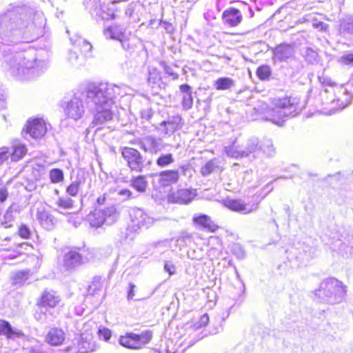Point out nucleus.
Here are the masks:
<instances>
[{
    "label": "nucleus",
    "instance_id": "nucleus-21",
    "mask_svg": "<svg viewBox=\"0 0 353 353\" xmlns=\"http://www.w3.org/2000/svg\"><path fill=\"white\" fill-rule=\"evenodd\" d=\"M222 19L224 24L230 27H236L242 21L243 16L238 9L230 8L223 11Z\"/></svg>",
    "mask_w": 353,
    "mask_h": 353
},
{
    "label": "nucleus",
    "instance_id": "nucleus-56",
    "mask_svg": "<svg viewBox=\"0 0 353 353\" xmlns=\"http://www.w3.org/2000/svg\"><path fill=\"white\" fill-rule=\"evenodd\" d=\"M159 79V75L155 68L149 70L148 81L155 83L157 79Z\"/></svg>",
    "mask_w": 353,
    "mask_h": 353
},
{
    "label": "nucleus",
    "instance_id": "nucleus-17",
    "mask_svg": "<svg viewBox=\"0 0 353 353\" xmlns=\"http://www.w3.org/2000/svg\"><path fill=\"white\" fill-rule=\"evenodd\" d=\"M106 39H111L119 41L124 48V43L128 40V36L126 32V28L119 24H113L103 31Z\"/></svg>",
    "mask_w": 353,
    "mask_h": 353
},
{
    "label": "nucleus",
    "instance_id": "nucleus-64",
    "mask_svg": "<svg viewBox=\"0 0 353 353\" xmlns=\"http://www.w3.org/2000/svg\"><path fill=\"white\" fill-rule=\"evenodd\" d=\"M191 236L188 233H183L176 240L178 243L180 241L185 242V241H191Z\"/></svg>",
    "mask_w": 353,
    "mask_h": 353
},
{
    "label": "nucleus",
    "instance_id": "nucleus-38",
    "mask_svg": "<svg viewBox=\"0 0 353 353\" xmlns=\"http://www.w3.org/2000/svg\"><path fill=\"white\" fill-rule=\"evenodd\" d=\"M103 288V281L101 277L95 276L88 286V293L89 295L94 296Z\"/></svg>",
    "mask_w": 353,
    "mask_h": 353
},
{
    "label": "nucleus",
    "instance_id": "nucleus-19",
    "mask_svg": "<svg viewBox=\"0 0 353 353\" xmlns=\"http://www.w3.org/2000/svg\"><path fill=\"white\" fill-rule=\"evenodd\" d=\"M47 126L43 119H35L28 122L27 125L28 133L34 139H40L47 132Z\"/></svg>",
    "mask_w": 353,
    "mask_h": 353
},
{
    "label": "nucleus",
    "instance_id": "nucleus-13",
    "mask_svg": "<svg viewBox=\"0 0 353 353\" xmlns=\"http://www.w3.org/2000/svg\"><path fill=\"white\" fill-rule=\"evenodd\" d=\"M333 92L334 98L330 101L332 108L329 111L330 114L334 113L336 110H342L345 108L352 98V95L347 89L342 85L335 86Z\"/></svg>",
    "mask_w": 353,
    "mask_h": 353
},
{
    "label": "nucleus",
    "instance_id": "nucleus-50",
    "mask_svg": "<svg viewBox=\"0 0 353 353\" xmlns=\"http://www.w3.org/2000/svg\"><path fill=\"white\" fill-rule=\"evenodd\" d=\"M185 348L186 347L174 350L173 342L170 341L167 344L166 347L161 348L159 352L160 353H183Z\"/></svg>",
    "mask_w": 353,
    "mask_h": 353
},
{
    "label": "nucleus",
    "instance_id": "nucleus-30",
    "mask_svg": "<svg viewBox=\"0 0 353 353\" xmlns=\"http://www.w3.org/2000/svg\"><path fill=\"white\" fill-rule=\"evenodd\" d=\"M179 89L182 94L181 105L183 109L188 110L192 108L193 105L192 88L188 84H182Z\"/></svg>",
    "mask_w": 353,
    "mask_h": 353
},
{
    "label": "nucleus",
    "instance_id": "nucleus-39",
    "mask_svg": "<svg viewBox=\"0 0 353 353\" xmlns=\"http://www.w3.org/2000/svg\"><path fill=\"white\" fill-rule=\"evenodd\" d=\"M76 50H81L84 54L90 52L92 50V45L86 40L79 37L72 43Z\"/></svg>",
    "mask_w": 353,
    "mask_h": 353
},
{
    "label": "nucleus",
    "instance_id": "nucleus-11",
    "mask_svg": "<svg viewBox=\"0 0 353 353\" xmlns=\"http://www.w3.org/2000/svg\"><path fill=\"white\" fill-rule=\"evenodd\" d=\"M121 155L128 167L132 172H142L145 167V160L141 152L133 148L124 147Z\"/></svg>",
    "mask_w": 353,
    "mask_h": 353
},
{
    "label": "nucleus",
    "instance_id": "nucleus-48",
    "mask_svg": "<svg viewBox=\"0 0 353 353\" xmlns=\"http://www.w3.org/2000/svg\"><path fill=\"white\" fill-rule=\"evenodd\" d=\"M56 203L57 206L64 210L71 209L73 207V201L69 197H60Z\"/></svg>",
    "mask_w": 353,
    "mask_h": 353
},
{
    "label": "nucleus",
    "instance_id": "nucleus-7",
    "mask_svg": "<svg viewBox=\"0 0 353 353\" xmlns=\"http://www.w3.org/2000/svg\"><path fill=\"white\" fill-rule=\"evenodd\" d=\"M152 339V332L145 330L140 334L133 332L126 333L119 338V343L123 347L132 350L143 348Z\"/></svg>",
    "mask_w": 353,
    "mask_h": 353
},
{
    "label": "nucleus",
    "instance_id": "nucleus-33",
    "mask_svg": "<svg viewBox=\"0 0 353 353\" xmlns=\"http://www.w3.org/2000/svg\"><path fill=\"white\" fill-rule=\"evenodd\" d=\"M130 186L139 192H144L148 187V181L144 175L132 177L130 181Z\"/></svg>",
    "mask_w": 353,
    "mask_h": 353
},
{
    "label": "nucleus",
    "instance_id": "nucleus-20",
    "mask_svg": "<svg viewBox=\"0 0 353 353\" xmlns=\"http://www.w3.org/2000/svg\"><path fill=\"white\" fill-rule=\"evenodd\" d=\"M160 126L163 128V133L164 136H170L175 131L182 128V118L179 115L170 117L167 121L161 122Z\"/></svg>",
    "mask_w": 353,
    "mask_h": 353
},
{
    "label": "nucleus",
    "instance_id": "nucleus-15",
    "mask_svg": "<svg viewBox=\"0 0 353 353\" xmlns=\"http://www.w3.org/2000/svg\"><path fill=\"white\" fill-rule=\"evenodd\" d=\"M223 205L230 210L243 214L255 212L259 208L258 203H245L240 199H232L223 200Z\"/></svg>",
    "mask_w": 353,
    "mask_h": 353
},
{
    "label": "nucleus",
    "instance_id": "nucleus-63",
    "mask_svg": "<svg viewBox=\"0 0 353 353\" xmlns=\"http://www.w3.org/2000/svg\"><path fill=\"white\" fill-rule=\"evenodd\" d=\"M320 81L323 83V84H325V85H328L331 87H333V89L335 88V86H337L334 82H332V81L329 79V78H326V77H322V78H320Z\"/></svg>",
    "mask_w": 353,
    "mask_h": 353
},
{
    "label": "nucleus",
    "instance_id": "nucleus-60",
    "mask_svg": "<svg viewBox=\"0 0 353 353\" xmlns=\"http://www.w3.org/2000/svg\"><path fill=\"white\" fill-rule=\"evenodd\" d=\"M8 196V192L6 188H0V202L3 203L6 201Z\"/></svg>",
    "mask_w": 353,
    "mask_h": 353
},
{
    "label": "nucleus",
    "instance_id": "nucleus-35",
    "mask_svg": "<svg viewBox=\"0 0 353 353\" xmlns=\"http://www.w3.org/2000/svg\"><path fill=\"white\" fill-rule=\"evenodd\" d=\"M174 162V157L171 153L161 154L156 159V165L161 168H166Z\"/></svg>",
    "mask_w": 353,
    "mask_h": 353
},
{
    "label": "nucleus",
    "instance_id": "nucleus-6",
    "mask_svg": "<svg viewBox=\"0 0 353 353\" xmlns=\"http://www.w3.org/2000/svg\"><path fill=\"white\" fill-rule=\"evenodd\" d=\"M83 99H85L88 107L94 111V114H95L94 107L88 103L85 88L83 92L79 94L75 93L69 101L65 102L63 110L68 118L74 121H78L82 118L85 112Z\"/></svg>",
    "mask_w": 353,
    "mask_h": 353
},
{
    "label": "nucleus",
    "instance_id": "nucleus-9",
    "mask_svg": "<svg viewBox=\"0 0 353 353\" xmlns=\"http://www.w3.org/2000/svg\"><path fill=\"white\" fill-rule=\"evenodd\" d=\"M84 5L90 14L97 19L109 20L117 17L113 3L110 6L101 4V0H84Z\"/></svg>",
    "mask_w": 353,
    "mask_h": 353
},
{
    "label": "nucleus",
    "instance_id": "nucleus-4",
    "mask_svg": "<svg viewBox=\"0 0 353 353\" xmlns=\"http://www.w3.org/2000/svg\"><path fill=\"white\" fill-rule=\"evenodd\" d=\"M298 110V105L294 98L285 97L276 99L273 106L265 114V120L282 125L288 117H294Z\"/></svg>",
    "mask_w": 353,
    "mask_h": 353
},
{
    "label": "nucleus",
    "instance_id": "nucleus-25",
    "mask_svg": "<svg viewBox=\"0 0 353 353\" xmlns=\"http://www.w3.org/2000/svg\"><path fill=\"white\" fill-rule=\"evenodd\" d=\"M36 216L43 228L50 230L54 228L56 219L48 211L43 208H38Z\"/></svg>",
    "mask_w": 353,
    "mask_h": 353
},
{
    "label": "nucleus",
    "instance_id": "nucleus-10",
    "mask_svg": "<svg viewBox=\"0 0 353 353\" xmlns=\"http://www.w3.org/2000/svg\"><path fill=\"white\" fill-rule=\"evenodd\" d=\"M97 348L93 337L89 334H82L72 341V344L66 347L65 353H90Z\"/></svg>",
    "mask_w": 353,
    "mask_h": 353
},
{
    "label": "nucleus",
    "instance_id": "nucleus-31",
    "mask_svg": "<svg viewBox=\"0 0 353 353\" xmlns=\"http://www.w3.org/2000/svg\"><path fill=\"white\" fill-rule=\"evenodd\" d=\"M17 211L15 205L12 204L8 207L3 216H1V228L8 229L13 227L15 220L14 213L17 212Z\"/></svg>",
    "mask_w": 353,
    "mask_h": 353
},
{
    "label": "nucleus",
    "instance_id": "nucleus-47",
    "mask_svg": "<svg viewBox=\"0 0 353 353\" xmlns=\"http://www.w3.org/2000/svg\"><path fill=\"white\" fill-rule=\"evenodd\" d=\"M337 62L342 65H353V53L346 52L337 59Z\"/></svg>",
    "mask_w": 353,
    "mask_h": 353
},
{
    "label": "nucleus",
    "instance_id": "nucleus-16",
    "mask_svg": "<svg viewBox=\"0 0 353 353\" xmlns=\"http://www.w3.org/2000/svg\"><path fill=\"white\" fill-rule=\"evenodd\" d=\"M131 221L138 228H148L154 222V219L140 208L132 209L130 212Z\"/></svg>",
    "mask_w": 353,
    "mask_h": 353
},
{
    "label": "nucleus",
    "instance_id": "nucleus-18",
    "mask_svg": "<svg viewBox=\"0 0 353 353\" xmlns=\"http://www.w3.org/2000/svg\"><path fill=\"white\" fill-rule=\"evenodd\" d=\"M87 260L83 257L79 252V249H72L64 254L63 263L67 270H72L81 264L85 263Z\"/></svg>",
    "mask_w": 353,
    "mask_h": 353
},
{
    "label": "nucleus",
    "instance_id": "nucleus-52",
    "mask_svg": "<svg viewBox=\"0 0 353 353\" xmlns=\"http://www.w3.org/2000/svg\"><path fill=\"white\" fill-rule=\"evenodd\" d=\"M17 232L20 237L25 239H30L32 235L30 229L25 224H21L19 226Z\"/></svg>",
    "mask_w": 353,
    "mask_h": 353
},
{
    "label": "nucleus",
    "instance_id": "nucleus-1",
    "mask_svg": "<svg viewBox=\"0 0 353 353\" xmlns=\"http://www.w3.org/2000/svg\"><path fill=\"white\" fill-rule=\"evenodd\" d=\"M46 18L43 12L28 6H17L0 14V48L3 67L15 78L23 81L32 79L48 68L49 52L30 48L14 52L6 46L30 43L43 34Z\"/></svg>",
    "mask_w": 353,
    "mask_h": 353
},
{
    "label": "nucleus",
    "instance_id": "nucleus-41",
    "mask_svg": "<svg viewBox=\"0 0 353 353\" xmlns=\"http://www.w3.org/2000/svg\"><path fill=\"white\" fill-rule=\"evenodd\" d=\"M256 74L260 80L268 81L272 74V70L269 65H262L257 68Z\"/></svg>",
    "mask_w": 353,
    "mask_h": 353
},
{
    "label": "nucleus",
    "instance_id": "nucleus-55",
    "mask_svg": "<svg viewBox=\"0 0 353 353\" xmlns=\"http://www.w3.org/2000/svg\"><path fill=\"white\" fill-rule=\"evenodd\" d=\"M34 318L41 323L47 322V311L44 312L43 309L41 308L40 311H37L34 314Z\"/></svg>",
    "mask_w": 353,
    "mask_h": 353
},
{
    "label": "nucleus",
    "instance_id": "nucleus-45",
    "mask_svg": "<svg viewBox=\"0 0 353 353\" xmlns=\"http://www.w3.org/2000/svg\"><path fill=\"white\" fill-rule=\"evenodd\" d=\"M51 182L57 183L63 180V172L61 169L54 168L50 171L49 173Z\"/></svg>",
    "mask_w": 353,
    "mask_h": 353
},
{
    "label": "nucleus",
    "instance_id": "nucleus-29",
    "mask_svg": "<svg viewBox=\"0 0 353 353\" xmlns=\"http://www.w3.org/2000/svg\"><path fill=\"white\" fill-rule=\"evenodd\" d=\"M65 334L63 330L57 327L51 328L46 337V341L51 345L57 346L63 343Z\"/></svg>",
    "mask_w": 353,
    "mask_h": 353
},
{
    "label": "nucleus",
    "instance_id": "nucleus-24",
    "mask_svg": "<svg viewBox=\"0 0 353 353\" xmlns=\"http://www.w3.org/2000/svg\"><path fill=\"white\" fill-rule=\"evenodd\" d=\"M196 193L192 190L180 189L172 193L170 198L175 203L187 204L192 201Z\"/></svg>",
    "mask_w": 353,
    "mask_h": 353
},
{
    "label": "nucleus",
    "instance_id": "nucleus-5",
    "mask_svg": "<svg viewBox=\"0 0 353 353\" xmlns=\"http://www.w3.org/2000/svg\"><path fill=\"white\" fill-rule=\"evenodd\" d=\"M261 145L256 137L248 139L241 145L234 142L231 145L225 148L226 154L232 158H249L252 160L259 157L261 153Z\"/></svg>",
    "mask_w": 353,
    "mask_h": 353
},
{
    "label": "nucleus",
    "instance_id": "nucleus-43",
    "mask_svg": "<svg viewBox=\"0 0 353 353\" xmlns=\"http://www.w3.org/2000/svg\"><path fill=\"white\" fill-rule=\"evenodd\" d=\"M261 145L262 148L261 152L265 154L267 157H272L274 154L275 150L274 148L272 140H265L264 142L261 144Z\"/></svg>",
    "mask_w": 353,
    "mask_h": 353
},
{
    "label": "nucleus",
    "instance_id": "nucleus-53",
    "mask_svg": "<svg viewBox=\"0 0 353 353\" xmlns=\"http://www.w3.org/2000/svg\"><path fill=\"white\" fill-rule=\"evenodd\" d=\"M98 335L100 339H103L105 341H108L112 336V332L109 329L103 327L99 329Z\"/></svg>",
    "mask_w": 353,
    "mask_h": 353
},
{
    "label": "nucleus",
    "instance_id": "nucleus-58",
    "mask_svg": "<svg viewBox=\"0 0 353 353\" xmlns=\"http://www.w3.org/2000/svg\"><path fill=\"white\" fill-rule=\"evenodd\" d=\"M28 247H32V245L28 243L23 242L21 243H19L16 245L17 252L18 254H21L23 253V250L24 249L25 250H27Z\"/></svg>",
    "mask_w": 353,
    "mask_h": 353
},
{
    "label": "nucleus",
    "instance_id": "nucleus-59",
    "mask_svg": "<svg viewBox=\"0 0 353 353\" xmlns=\"http://www.w3.org/2000/svg\"><path fill=\"white\" fill-rule=\"evenodd\" d=\"M135 288H136V285L134 283H129V289L128 291V296H127L128 300L130 301L134 299V296L135 295V292H134Z\"/></svg>",
    "mask_w": 353,
    "mask_h": 353
},
{
    "label": "nucleus",
    "instance_id": "nucleus-57",
    "mask_svg": "<svg viewBox=\"0 0 353 353\" xmlns=\"http://www.w3.org/2000/svg\"><path fill=\"white\" fill-rule=\"evenodd\" d=\"M118 194L123 196L124 199H130L132 198V192L128 189H121L119 190Z\"/></svg>",
    "mask_w": 353,
    "mask_h": 353
},
{
    "label": "nucleus",
    "instance_id": "nucleus-36",
    "mask_svg": "<svg viewBox=\"0 0 353 353\" xmlns=\"http://www.w3.org/2000/svg\"><path fill=\"white\" fill-rule=\"evenodd\" d=\"M219 167V161L216 159H213L205 163V164L201 167L200 172L203 176H206L216 171Z\"/></svg>",
    "mask_w": 353,
    "mask_h": 353
},
{
    "label": "nucleus",
    "instance_id": "nucleus-54",
    "mask_svg": "<svg viewBox=\"0 0 353 353\" xmlns=\"http://www.w3.org/2000/svg\"><path fill=\"white\" fill-rule=\"evenodd\" d=\"M160 64L163 67L165 72L167 74L172 77L173 79H178V77H179L178 74L174 72L172 66L167 65L166 63L164 61L161 62Z\"/></svg>",
    "mask_w": 353,
    "mask_h": 353
},
{
    "label": "nucleus",
    "instance_id": "nucleus-26",
    "mask_svg": "<svg viewBox=\"0 0 353 353\" xmlns=\"http://www.w3.org/2000/svg\"><path fill=\"white\" fill-rule=\"evenodd\" d=\"M60 299L59 296L56 294V293L52 291L45 290L37 303V305L39 307H54L59 303Z\"/></svg>",
    "mask_w": 353,
    "mask_h": 353
},
{
    "label": "nucleus",
    "instance_id": "nucleus-61",
    "mask_svg": "<svg viewBox=\"0 0 353 353\" xmlns=\"http://www.w3.org/2000/svg\"><path fill=\"white\" fill-rule=\"evenodd\" d=\"M164 269L170 275L174 274L176 272L175 266L174 265H172L171 263L168 262V261L165 262V263L164 265Z\"/></svg>",
    "mask_w": 353,
    "mask_h": 353
},
{
    "label": "nucleus",
    "instance_id": "nucleus-42",
    "mask_svg": "<svg viewBox=\"0 0 353 353\" xmlns=\"http://www.w3.org/2000/svg\"><path fill=\"white\" fill-rule=\"evenodd\" d=\"M29 278V272L26 270L15 272L12 279L14 285H23Z\"/></svg>",
    "mask_w": 353,
    "mask_h": 353
},
{
    "label": "nucleus",
    "instance_id": "nucleus-44",
    "mask_svg": "<svg viewBox=\"0 0 353 353\" xmlns=\"http://www.w3.org/2000/svg\"><path fill=\"white\" fill-rule=\"evenodd\" d=\"M302 54L305 60L310 63H314L318 57L317 52L310 48H303Z\"/></svg>",
    "mask_w": 353,
    "mask_h": 353
},
{
    "label": "nucleus",
    "instance_id": "nucleus-3",
    "mask_svg": "<svg viewBox=\"0 0 353 353\" xmlns=\"http://www.w3.org/2000/svg\"><path fill=\"white\" fill-rule=\"evenodd\" d=\"M314 295L321 301L334 305L341 303L346 295V286L334 278L323 280L318 289L315 290Z\"/></svg>",
    "mask_w": 353,
    "mask_h": 353
},
{
    "label": "nucleus",
    "instance_id": "nucleus-51",
    "mask_svg": "<svg viewBox=\"0 0 353 353\" xmlns=\"http://www.w3.org/2000/svg\"><path fill=\"white\" fill-rule=\"evenodd\" d=\"M154 111L152 108L149 105L143 107L140 110V116L143 120L150 121L153 115Z\"/></svg>",
    "mask_w": 353,
    "mask_h": 353
},
{
    "label": "nucleus",
    "instance_id": "nucleus-46",
    "mask_svg": "<svg viewBox=\"0 0 353 353\" xmlns=\"http://www.w3.org/2000/svg\"><path fill=\"white\" fill-rule=\"evenodd\" d=\"M81 185V181L77 179L67 188V193L72 196H75L79 192Z\"/></svg>",
    "mask_w": 353,
    "mask_h": 353
},
{
    "label": "nucleus",
    "instance_id": "nucleus-12",
    "mask_svg": "<svg viewBox=\"0 0 353 353\" xmlns=\"http://www.w3.org/2000/svg\"><path fill=\"white\" fill-rule=\"evenodd\" d=\"M26 146L19 141L12 143L11 148L2 146L0 148V168L10 157L12 161H18L26 154Z\"/></svg>",
    "mask_w": 353,
    "mask_h": 353
},
{
    "label": "nucleus",
    "instance_id": "nucleus-49",
    "mask_svg": "<svg viewBox=\"0 0 353 353\" xmlns=\"http://www.w3.org/2000/svg\"><path fill=\"white\" fill-rule=\"evenodd\" d=\"M208 322L209 316L207 314H204L200 317L199 320L193 325L192 329L194 332L199 331L203 327L206 326Z\"/></svg>",
    "mask_w": 353,
    "mask_h": 353
},
{
    "label": "nucleus",
    "instance_id": "nucleus-28",
    "mask_svg": "<svg viewBox=\"0 0 353 353\" xmlns=\"http://www.w3.org/2000/svg\"><path fill=\"white\" fill-rule=\"evenodd\" d=\"M192 221L196 226L211 232H214L218 229V226L206 214H195Z\"/></svg>",
    "mask_w": 353,
    "mask_h": 353
},
{
    "label": "nucleus",
    "instance_id": "nucleus-2",
    "mask_svg": "<svg viewBox=\"0 0 353 353\" xmlns=\"http://www.w3.org/2000/svg\"><path fill=\"white\" fill-rule=\"evenodd\" d=\"M133 90L124 85H115L107 82L89 84L86 87L88 103L94 107L95 114L91 123L92 127L101 125L112 120V110L116 100L120 97L131 96Z\"/></svg>",
    "mask_w": 353,
    "mask_h": 353
},
{
    "label": "nucleus",
    "instance_id": "nucleus-37",
    "mask_svg": "<svg viewBox=\"0 0 353 353\" xmlns=\"http://www.w3.org/2000/svg\"><path fill=\"white\" fill-rule=\"evenodd\" d=\"M18 353H44L42 350V345L37 341H31L30 345L23 347L17 350Z\"/></svg>",
    "mask_w": 353,
    "mask_h": 353
},
{
    "label": "nucleus",
    "instance_id": "nucleus-22",
    "mask_svg": "<svg viewBox=\"0 0 353 353\" xmlns=\"http://www.w3.org/2000/svg\"><path fill=\"white\" fill-rule=\"evenodd\" d=\"M0 336H5L7 339H15L24 336L23 332L13 327L8 321L0 319Z\"/></svg>",
    "mask_w": 353,
    "mask_h": 353
},
{
    "label": "nucleus",
    "instance_id": "nucleus-32",
    "mask_svg": "<svg viewBox=\"0 0 353 353\" xmlns=\"http://www.w3.org/2000/svg\"><path fill=\"white\" fill-rule=\"evenodd\" d=\"M274 57L280 61H283L293 55L292 48L288 45H281L274 50Z\"/></svg>",
    "mask_w": 353,
    "mask_h": 353
},
{
    "label": "nucleus",
    "instance_id": "nucleus-40",
    "mask_svg": "<svg viewBox=\"0 0 353 353\" xmlns=\"http://www.w3.org/2000/svg\"><path fill=\"white\" fill-rule=\"evenodd\" d=\"M68 61L74 66L81 65L84 62V57L79 56L77 51L74 49L69 50L68 55Z\"/></svg>",
    "mask_w": 353,
    "mask_h": 353
},
{
    "label": "nucleus",
    "instance_id": "nucleus-34",
    "mask_svg": "<svg viewBox=\"0 0 353 353\" xmlns=\"http://www.w3.org/2000/svg\"><path fill=\"white\" fill-rule=\"evenodd\" d=\"M235 85V81L230 77L218 78L214 83V88L218 90H230Z\"/></svg>",
    "mask_w": 353,
    "mask_h": 353
},
{
    "label": "nucleus",
    "instance_id": "nucleus-27",
    "mask_svg": "<svg viewBox=\"0 0 353 353\" xmlns=\"http://www.w3.org/2000/svg\"><path fill=\"white\" fill-rule=\"evenodd\" d=\"M179 179V172L176 170H167L160 172L159 183L163 187L176 183Z\"/></svg>",
    "mask_w": 353,
    "mask_h": 353
},
{
    "label": "nucleus",
    "instance_id": "nucleus-8",
    "mask_svg": "<svg viewBox=\"0 0 353 353\" xmlns=\"http://www.w3.org/2000/svg\"><path fill=\"white\" fill-rule=\"evenodd\" d=\"M117 214L114 206L105 208L103 210L95 209L88 216V221L92 228H100L103 223L111 225L116 221Z\"/></svg>",
    "mask_w": 353,
    "mask_h": 353
},
{
    "label": "nucleus",
    "instance_id": "nucleus-62",
    "mask_svg": "<svg viewBox=\"0 0 353 353\" xmlns=\"http://www.w3.org/2000/svg\"><path fill=\"white\" fill-rule=\"evenodd\" d=\"M313 26L321 31H325L328 27V25L322 21H317L313 23Z\"/></svg>",
    "mask_w": 353,
    "mask_h": 353
},
{
    "label": "nucleus",
    "instance_id": "nucleus-14",
    "mask_svg": "<svg viewBox=\"0 0 353 353\" xmlns=\"http://www.w3.org/2000/svg\"><path fill=\"white\" fill-rule=\"evenodd\" d=\"M139 145L145 152L156 154L164 149L165 145L161 138L152 135L143 137L139 141Z\"/></svg>",
    "mask_w": 353,
    "mask_h": 353
},
{
    "label": "nucleus",
    "instance_id": "nucleus-23",
    "mask_svg": "<svg viewBox=\"0 0 353 353\" xmlns=\"http://www.w3.org/2000/svg\"><path fill=\"white\" fill-rule=\"evenodd\" d=\"M338 32L343 37L353 36V15L347 14L339 19Z\"/></svg>",
    "mask_w": 353,
    "mask_h": 353
}]
</instances>
